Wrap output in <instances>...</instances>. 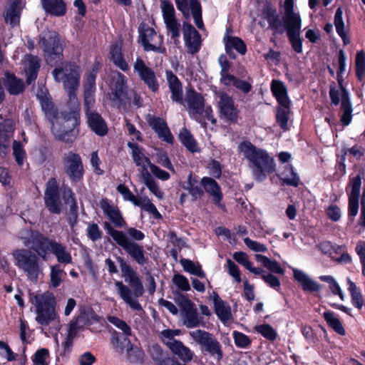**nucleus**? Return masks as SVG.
Segmentation results:
<instances>
[{
	"instance_id": "1",
	"label": "nucleus",
	"mask_w": 365,
	"mask_h": 365,
	"mask_svg": "<svg viewBox=\"0 0 365 365\" xmlns=\"http://www.w3.org/2000/svg\"><path fill=\"white\" fill-rule=\"evenodd\" d=\"M53 76L56 81L63 83L68 93L72 108L68 113L56 115L51 122V130L55 136L64 142H72L78 134L80 105L75 91L79 86L80 68L73 64H66L62 68H55Z\"/></svg>"
},
{
	"instance_id": "2",
	"label": "nucleus",
	"mask_w": 365,
	"mask_h": 365,
	"mask_svg": "<svg viewBox=\"0 0 365 365\" xmlns=\"http://www.w3.org/2000/svg\"><path fill=\"white\" fill-rule=\"evenodd\" d=\"M119 263L122 277L125 282L130 286L125 285L120 281H116L115 286L118 289V293L123 302L129 307L137 312L143 310L142 306L139 303L138 298L143 296L144 287L136 272L121 257H116Z\"/></svg>"
},
{
	"instance_id": "3",
	"label": "nucleus",
	"mask_w": 365,
	"mask_h": 365,
	"mask_svg": "<svg viewBox=\"0 0 365 365\" xmlns=\"http://www.w3.org/2000/svg\"><path fill=\"white\" fill-rule=\"evenodd\" d=\"M238 151L247 160L257 180L262 181L267 174L274 171V159L267 150L256 147L249 141H243L239 144Z\"/></svg>"
},
{
	"instance_id": "4",
	"label": "nucleus",
	"mask_w": 365,
	"mask_h": 365,
	"mask_svg": "<svg viewBox=\"0 0 365 365\" xmlns=\"http://www.w3.org/2000/svg\"><path fill=\"white\" fill-rule=\"evenodd\" d=\"M29 302L35 308L36 321L38 324L41 326L53 324L56 330L61 329V322L56 310V299L52 292H30Z\"/></svg>"
},
{
	"instance_id": "5",
	"label": "nucleus",
	"mask_w": 365,
	"mask_h": 365,
	"mask_svg": "<svg viewBox=\"0 0 365 365\" xmlns=\"http://www.w3.org/2000/svg\"><path fill=\"white\" fill-rule=\"evenodd\" d=\"M261 16L275 33L282 34L287 29V34H300L301 18L299 13L294 11V1H284V23L279 19L276 10L269 6L264 8Z\"/></svg>"
},
{
	"instance_id": "6",
	"label": "nucleus",
	"mask_w": 365,
	"mask_h": 365,
	"mask_svg": "<svg viewBox=\"0 0 365 365\" xmlns=\"http://www.w3.org/2000/svg\"><path fill=\"white\" fill-rule=\"evenodd\" d=\"M185 102L187 105L190 115L201 124H205L206 120L212 123H215L212 115V110L210 106H205L202 96L189 88L186 91Z\"/></svg>"
},
{
	"instance_id": "7",
	"label": "nucleus",
	"mask_w": 365,
	"mask_h": 365,
	"mask_svg": "<svg viewBox=\"0 0 365 365\" xmlns=\"http://www.w3.org/2000/svg\"><path fill=\"white\" fill-rule=\"evenodd\" d=\"M12 255L14 264L26 274L28 279L37 281L43 272L42 264L39 263L38 256L26 249L16 250Z\"/></svg>"
},
{
	"instance_id": "8",
	"label": "nucleus",
	"mask_w": 365,
	"mask_h": 365,
	"mask_svg": "<svg viewBox=\"0 0 365 365\" xmlns=\"http://www.w3.org/2000/svg\"><path fill=\"white\" fill-rule=\"evenodd\" d=\"M104 228L113 240L139 264H144L147 262V258L145 257L144 251L141 246L128 240L123 232L115 230L108 222L104 223Z\"/></svg>"
},
{
	"instance_id": "9",
	"label": "nucleus",
	"mask_w": 365,
	"mask_h": 365,
	"mask_svg": "<svg viewBox=\"0 0 365 365\" xmlns=\"http://www.w3.org/2000/svg\"><path fill=\"white\" fill-rule=\"evenodd\" d=\"M39 45L45 53L46 61L55 65L61 61L62 45L58 34L54 31H48L40 36Z\"/></svg>"
},
{
	"instance_id": "10",
	"label": "nucleus",
	"mask_w": 365,
	"mask_h": 365,
	"mask_svg": "<svg viewBox=\"0 0 365 365\" xmlns=\"http://www.w3.org/2000/svg\"><path fill=\"white\" fill-rule=\"evenodd\" d=\"M190 338L200 345L202 352L210 354L217 360L222 358V346L220 341L210 332L202 329H195L189 332Z\"/></svg>"
},
{
	"instance_id": "11",
	"label": "nucleus",
	"mask_w": 365,
	"mask_h": 365,
	"mask_svg": "<svg viewBox=\"0 0 365 365\" xmlns=\"http://www.w3.org/2000/svg\"><path fill=\"white\" fill-rule=\"evenodd\" d=\"M180 307L182 324L188 329L199 327L202 319L199 316L195 304L184 295L180 294L175 299Z\"/></svg>"
},
{
	"instance_id": "12",
	"label": "nucleus",
	"mask_w": 365,
	"mask_h": 365,
	"mask_svg": "<svg viewBox=\"0 0 365 365\" xmlns=\"http://www.w3.org/2000/svg\"><path fill=\"white\" fill-rule=\"evenodd\" d=\"M108 320L110 323L122 330L125 335V336H120L115 338L117 346L122 351H125L130 357L135 356L138 359H141L143 352L138 347H133L126 336L130 335L131 329L130 327L124 321L116 317L110 316L108 317Z\"/></svg>"
},
{
	"instance_id": "13",
	"label": "nucleus",
	"mask_w": 365,
	"mask_h": 365,
	"mask_svg": "<svg viewBox=\"0 0 365 365\" xmlns=\"http://www.w3.org/2000/svg\"><path fill=\"white\" fill-rule=\"evenodd\" d=\"M160 9L168 33L171 35L174 43L178 44L179 43L180 24L175 17L174 6L171 2L163 0L160 3Z\"/></svg>"
},
{
	"instance_id": "14",
	"label": "nucleus",
	"mask_w": 365,
	"mask_h": 365,
	"mask_svg": "<svg viewBox=\"0 0 365 365\" xmlns=\"http://www.w3.org/2000/svg\"><path fill=\"white\" fill-rule=\"evenodd\" d=\"M19 237L22 240L23 244L26 247H31L38 256H44V245L48 237L43 236L38 232L24 229L19 233Z\"/></svg>"
},
{
	"instance_id": "15",
	"label": "nucleus",
	"mask_w": 365,
	"mask_h": 365,
	"mask_svg": "<svg viewBox=\"0 0 365 365\" xmlns=\"http://www.w3.org/2000/svg\"><path fill=\"white\" fill-rule=\"evenodd\" d=\"M217 97L220 117L227 121L236 123L239 116V110L235 105L232 98L224 92H220Z\"/></svg>"
},
{
	"instance_id": "16",
	"label": "nucleus",
	"mask_w": 365,
	"mask_h": 365,
	"mask_svg": "<svg viewBox=\"0 0 365 365\" xmlns=\"http://www.w3.org/2000/svg\"><path fill=\"white\" fill-rule=\"evenodd\" d=\"M65 173L73 181L80 180L83 175V166L79 155L70 152L63 158Z\"/></svg>"
},
{
	"instance_id": "17",
	"label": "nucleus",
	"mask_w": 365,
	"mask_h": 365,
	"mask_svg": "<svg viewBox=\"0 0 365 365\" xmlns=\"http://www.w3.org/2000/svg\"><path fill=\"white\" fill-rule=\"evenodd\" d=\"M44 201L46 207L51 212L59 214L61 211L62 202L60 199L58 186L56 179L51 178L46 184Z\"/></svg>"
},
{
	"instance_id": "18",
	"label": "nucleus",
	"mask_w": 365,
	"mask_h": 365,
	"mask_svg": "<svg viewBox=\"0 0 365 365\" xmlns=\"http://www.w3.org/2000/svg\"><path fill=\"white\" fill-rule=\"evenodd\" d=\"M177 8L180 10L186 19L190 18V10H191L195 23L198 29L203 28L204 24L202 19L201 6L197 0H175Z\"/></svg>"
},
{
	"instance_id": "19",
	"label": "nucleus",
	"mask_w": 365,
	"mask_h": 365,
	"mask_svg": "<svg viewBox=\"0 0 365 365\" xmlns=\"http://www.w3.org/2000/svg\"><path fill=\"white\" fill-rule=\"evenodd\" d=\"M45 243L46 245H44L43 249L45 251V255L39 256L43 259L46 260L47 259V252L50 251L56 256L59 263L65 264L72 263V257L71 253L67 250L66 247L61 243L56 240H51L49 238L48 239L47 241H46Z\"/></svg>"
},
{
	"instance_id": "20",
	"label": "nucleus",
	"mask_w": 365,
	"mask_h": 365,
	"mask_svg": "<svg viewBox=\"0 0 365 365\" xmlns=\"http://www.w3.org/2000/svg\"><path fill=\"white\" fill-rule=\"evenodd\" d=\"M349 185H351V192L349 195L348 215L349 218L356 216L359 210V199L361 186L360 175L351 178Z\"/></svg>"
},
{
	"instance_id": "21",
	"label": "nucleus",
	"mask_w": 365,
	"mask_h": 365,
	"mask_svg": "<svg viewBox=\"0 0 365 365\" xmlns=\"http://www.w3.org/2000/svg\"><path fill=\"white\" fill-rule=\"evenodd\" d=\"M142 42L144 49L147 51L163 53L165 48L162 46L163 36L158 34L153 29L148 28L143 31Z\"/></svg>"
},
{
	"instance_id": "22",
	"label": "nucleus",
	"mask_w": 365,
	"mask_h": 365,
	"mask_svg": "<svg viewBox=\"0 0 365 365\" xmlns=\"http://www.w3.org/2000/svg\"><path fill=\"white\" fill-rule=\"evenodd\" d=\"M183 36L186 46L192 53L197 52L201 44V39L199 33L189 23H183Z\"/></svg>"
},
{
	"instance_id": "23",
	"label": "nucleus",
	"mask_w": 365,
	"mask_h": 365,
	"mask_svg": "<svg viewBox=\"0 0 365 365\" xmlns=\"http://www.w3.org/2000/svg\"><path fill=\"white\" fill-rule=\"evenodd\" d=\"M113 78L115 81L109 98L113 101L118 102L119 103H125V100L130 98L125 90V77L120 73L116 72L113 75Z\"/></svg>"
},
{
	"instance_id": "24",
	"label": "nucleus",
	"mask_w": 365,
	"mask_h": 365,
	"mask_svg": "<svg viewBox=\"0 0 365 365\" xmlns=\"http://www.w3.org/2000/svg\"><path fill=\"white\" fill-rule=\"evenodd\" d=\"M146 120L160 138L168 143H173V137L163 119L148 115Z\"/></svg>"
},
{
	"instance_id": "25",
	"label": "nucleus",
	"mask_w": 365,
	"mask_h": 365,
	"mask_svg": "<svg viewBox=\"0 0 365 365\" xmlns=\"http://www.w3.org/2000/svg\"><path fill=\"white\" fill-rule=\"evenodd\" d=\"M134 69L153 91H156L158 89V84L154 72L145 66L142 59L138 58L136 60Z\"/></svg>"
},
{
	"instance_id": "26",
	"label": "nucleus",
	"mask_w": 365,
	"mask_h": 365,
	"mask_svg": "<svg viewBox=\"0 0 365 365\" xmlns=\"http://www.w3.org/2000/svg\"><path fill=\"white\" fill-rule=\"evenodd\" d=\"M166 80L171 93V99L178 103L182 104V85L178 78L171 71H166Z\"/></svg>"
},
{
	"instance_id": "27",
	"label": "nucleus",
	"mask_w": 365,
	"mask_h": 365,
	"mask_svg": "<svg viewBox=\"0 0 365 365\" xmlns=\"http://www.w3.org/2000/svg\"><path fill=\"white\" fill-rule=\"evenodd\" d=\"M88 123L91 129L97 135L103 136L108 133V127L100 114L93 110L86 111Z\"/></svg>"
},
{
	"instance_id": "28",
	"label": "nucleus",
	"mask_w": 365,
	"mask_h": 365,
	"mask_svg": "<svg viewBox=\"0 0 365 365\" xmlns=\"http://www.w3.org/2000/svg\"><path fill=\"white\" fill-rule=\"evenodd\" d=\"M271 91L282 107H289L290 101L287 96V88L283 82L279 80H272Z\"/></svg>"
},
{
	"instance_id": "29",
	"label": "nucleus",
	"mask_w": 365,
	"mask_h": 365,
	"mask_svg": "<svg viewBox=\"0 0 365 365\" xmlns=\"http://www.w3.org/2000/svg\"><path fill=\"white\" fill-rule=\"evenodd\" d=\"M293 272L294 279L302 287L303 290L306 292H314L318 289V284L317 282L306 274L304 271L297 268L291 267Z\"/></svg>"
},
{
	"instance_id": "30",
	"label": "nucleus",
	"mask_w": 365,
	"mask_h": 365,
	"mask_svg": "<svg viewBox=\"0 0 365 365\" xmlns=\"http://www.w3.org/2000/svg\"><path fill=\"white\" fill-rule=\"evenodd\" d=\"M14 132V123L10 119L0 124V150L5 152L9 148Z\"/></svg>"
},
{
	"instance_id": "31",
	"label": "nucleus",
	"mask_w": 365,
	"mask_h": 365,
	"mask_svg": "<svg viewBox=\"0 0 365 365\" xmlns=\"http://www.w3.org/2000/svg\"><path fill=\"white\" fill-rule=\"evenodd\" d=\"M212 299L215 312L220 320L223 323L229 321L232 318L231 309L229 304L222 301L216 292H213Z\"/></svg>"
},
{
	"instance_id": "32",
	"label": "nucleus",
	"mask_w": 365,
	"mask_h": 365,
	"mask_svg": "<svg viewBox=\"0 0 365 365\" xmlns=\"http://www.w3.org/2000/svg\"><path fill=\"white\" fill-rule=\"evenodd\" d=\"M101 207L104 214L111 220V222L118 227H123L125 222L123 219L119 210L111 205L106 200H102Z\"/></svg>"
},
{
	"instance_id": "33",
	"label": "nucleus",
	"mask_w": 365,
	"mask_h": 365,
	"mask_svg": "<svg viewBox=\"0 0 365 365\" xmlns=\"http://www.w3.org/2000/svg\"><path fill=\"white\" fill-rule=\"evenodd\" d=\"M341 109L342 111L340 121L344 126L349 125L352 119V106L349 99V93L345 88L341 91Z\"/></svg>"
},
{
	"instance_id": "34",
	"label": "nucleus",
	"mask_w": 365,
	"mask_h": 365,
	"mask_svg": "<svg viewBox=\"0 0 365 365\" xmlns=\"http://www.w3.org/2000/svg\"><path fill=\"white\" fill-rule=\"evenodd\" d=\"M201 185L204 187L205 190L212 197L214 202L220 205L222 195L220 190V187L217 182L210 178L204 177L201 180Z\"/></svg>"
},
{
	"instance_id": "35",
	"label": "nucleus",
	"mask_w": 365,
	"mask_h": 365,
	"mask_svg": "<svg viewBox=\"0 0 365 365\" xmlns=\"http://www.w3.org/2000/svg\"><path fill=\"white\" fill-rule=\"evenodd\" d=\"M169 349L185 363L191 361L195 356V353L180 341L175 342Z\"/></svg>"
},
{
	"instance_id": "36",
	"label": "nucleus",
	"mask_w": 365,
	"mask_h": 365,
	"mask_svg": "<svg viewBox=\"0 0 365 365\" xmlns=\"http://www.w3.org/2000/svg\"><path fill=\"white\" fill-rule=\"evenodd\" d=\"M4 83L6 90L11 95H18L24 89V81L12 73H5Z\"/></svg>"
},
{
	"instance_id": "37",
	"label": "nucleus",
	"mask_w": 365,
	"mask_h": 365,
	"mask_svg": "<svg viewBox=\"0 0 365 365\" xmlns=\"http://www.w3.org/2000/svg\"><path fill=\"white\" fill-rule=\"evenodd\" d=\"M25 73L27 76V83L30 84L37 76L40 63L37 56H28L24 61Z\"/></svg>"
},
{
	"instance_id": "38",
	"label": "nucleus",
	"mask_w": 365,
	"mask_h": 365,
	"mask_svg": "<svg viewBox=\"0 0 365 365\" xmlns=\"http://www.w3.org/2000/svg\"><path fill=\"white\" fill-rule=\"evenodd\" d=\"M122 43L115 42L111 45L110 50V58L113 63L123 71L128 69V65L124 60L122 53Z\"/></svg>"
},
{
	"instance_id": "39",
	"label": "nucleus",
	"mask_w": 365,
	"mask_h": 365,
	"mask_svg": "<svg viewBox=\"0 0 365 365\" xmlns=\"http://www.w3.org/2000/svg\"><path fill=\"white\" fill-rule=\"evenodd\" d=\"M46 12L53 16H63L66 13V5L62 0H41Z\"/></svg>"
},
{
	"instance_id": "40",
	"label": "nucleus",
	"mask_w": 365,
	"mask_h": 365,
	"mask_svg": "<svg viewBox=\"0 0 365 365\" xmlns=\"http://www.w3.org/2000/svg\"><path fill=\"white\" fill-rule=\"evenodd\" d=\"M347 289L351 296V302L352 305L357 309H361L364 300L360 289L356 286V283L352 282L350 279L347 280Z\"/></svg>"
},
{
	"instance_id": "41",
	"label": "nucleus",
	"mask_w": 365,
	"mask_h": 365,
	"mask_svg": "<svg viewBox=\"0 0 365 365\" xmlns=\"http://www.w3.org/2000/svg\"><path fill=\"white\" fill-rule=\"evenodd\" d=\"M321 281L328 284L327 287L325 285H321V292H327V294H324V295L329 296V294L328 290H330L332 294L338 295L341 300H344V294L341 291V289L332 276H321Z\"/></svg>"
},
{
	"instance_id": "42",
	"label": "nucleus",
	"mask_w": 365,
	"mask_h": 365,
	"mask_svg": "<svg viewBox=\"0 0 365 365\" xmlns=\"http://www.w3.org/2000/svg\"><path fill=\"white\" fill-rule=\"evenodd\" d=\"M323 316L327 325L331 329L341 336L346 335V330L340 319L336 317L334 312L331 311H327L324 312Z\"/></svg>"
},
{
	"instance_id": "43",
	"label": "nucleus",
	"mask_w": 365,
	"mask_h": 365,
	"mask_svg": "<svg viewBox=\"0 0 365 365\" xmlns=\"http://www.w3.org/2000/svg\"><path fill=\"white\" fill-rule=\"evenodd\" d=\"M37 98L39 99L41 108L44 111L46 116L50 122H51L54 118H56L57 115L56 114V110L53 108L51 98L46 93H43L42 91H41V93L38 92L37 93Z\"/></svg>"
},
{
	"instance_id": "44",
	"label": "nucleus",
	"mask_w": 365,
	"mask_h": 365,
	"mask_svg": "<svg viewBox=\"0 0 365 365\" xmlns=\"http://www.w3.org/2000/svg\"><path fill=\"white\" fill-rule=\"evenodd\" d=\"M134 205L138 206L140 207L141 210L152 214L155 219H160L162 217L156 207L151 202V200L146 196L138 197Z\"/></svg>"
},
{
	"instance_id": "45",
	"label": "nucleus",
	"mask_w": 365,
	"mask_h": 365,
	"mask_svg": "<svg viewBox=\"0 0 365 365\" xmlns=\"http://www.w3.org/2000/svg\"><path fill=\"white\" fill-rule=\"evenodd\" d=\"M330 257L338 264H347L351 262V257L343 245H335Z\"/></svg>"
},
{
	"instance_id": "46",
	"label": "nucleus",
	"mask_w": 365,
	"mask_h": 365,
	"mask_svg": "<svg viewBox=\"0 0 365 365\" xmlns=\"http://www.w3.org/2000/svg\"><path fill=\"white\" fill-rule=\"evenodd\" d=\"M19 19L20 2L16 1L11 4L9 9H7L4 16V19L5 21L9 24L11 26H15L19 24Z\"/></svg>"
},
{
	"instance_id": "47",
	"label": "nucleus",
	"mask_w": 365,
	"mask_h": 365,
	"mask_svg": "<svg viewBox=\"0 0 365 365\" xmlns=\"http://www.w3.org/2000/svg\"><path fill=\"white\" fill-rule=\"evenodd\" d=\"M179 139L182 145L190 151L192 153L199 151L197 142L187 129L184 128L180 130Z\"/></svg>"
},
{
	"instance_id": "48",
	"label": "nucleus",
	"mask_w": 365,
	"mask_h": 365,
	"mask_svg": "<svg viewBox=\"0 0 365 365\" xmlns=\"http://www.w3.org/2000/svg\"><path fill=\"white\" fill-rule=\"evenodd\" d=\"M50 281L51 286L56 288L60 286L63 279L66 276V273L61 268L60 264H54L50 267Z\"/></svg>"
},
{
	"instance_id": "49",
	"label": "nucleus",
	"mask_w": 365,
	"mask_h": 365,
	"mask_svg": "<svg viewBox=\"0 0 365 365\" xmlns=\"http://www.w3.org/2000/svg\"><path fill=\"white\" fill-rule=\"evenodd\" d=\"M181 334L180 329H166L159 333V336L162 341L170 349L175 342L179 341V340L175 339V336H180Z\"/></svg>"
},
{
	"instance_id": "50",
	"label": "nucleus",
	"mask_w": 365,
	"mask_h": 365,
	"mask_svg": "<svg viewBox=\"0 0 365 365\" xmlns=\"http://www.w3.org/2000/svg\"><path fill=\"white\" fill-rule=\"evenodd\" d=\"M255 257L257 262L261 263L269 271L280 274L284 273V269L281 267L277 261H272L266 256L259 254L255 255Z\"/></svg>"
},
{
	"instance_id": "51",
	"label": "nucleus",
	"mask_w": 365,
	"mask_h": 365,
	"mask_svg": "<svg viewBox=\"0 0 365 365\" xmlns=\"http://www.w3.org/2000/svg\"><path fill=\"white\" fill-rule=\"evenodd\" d=\"M180 264L185 272L202 278L205 277V274L198 262L195 263L187 259H182Z\"/></svg>"
},
{
	"instance_id": "52",
	"label": "nucleus",
	"mask_w": 365,
	"mask_h": 365,
	"mask_svg": "<svg viewBox=\"0 0 365 365\" xmlns=\"http://www.w3.org/2000/svg\"><path fill=\"white\" fill-rule=\"evenodd\" d=\"M224 41L227 50L234 48L241 54L245 53L246 46L240 38L227 36L224 38Z\"/></svg>"
},
{
	"instance_id": "53",
	"label": "nucleus",
	"mask_w": 365,
	"mask_h": 365,
	"mask_svg": "<svg viewBox=\"0 0 365 365\" xmlns=\"http://www.w3.org/2000/svg\"><path fill=\"white\" fill-rule=\"evenodd\" d=\"M281 178L285 184L295 187L299 185L300 181L298 175L294 172L293 168L289 165L285 167Z\"/></svg>"
},
{
	"instance_id": "54",
	"label": "nucleus",
	"mask_w": 365,
	"mask_h": 365,
	"mask_svg": "<svg viewBox=\"0 0 365 365\" xmlns=\"http://www.w3.org/2000/svg\"><path fill=\"white\" fill-rule=\"evenodd\" d=\"M192 196V200H196L202 197L204 192L202 188L197 185L195 180L190 175L187 179V185L184 187Z\"/></svg>"
},
{
	"instance_id": "55",
	"label": "nucleus",
	"mask_w": 365,
	"mask_h": 365,
	"mask_svg": "<svg viewBox=\"0 0 365 365\" xmlns=\"http://www.w3.org/2000/svg\"><path fill=\"white\" fill-rule=\"evenodd\" d=\"M96 86V71L93 70L92 72L89 73L86 78L84 83V95L85 101L86 104L88 103V98L91 97V94H93L95 91Z\"/></svg>"
},
{
	"instance_id": "56",
	"label": "nucleus",
	"mask_w": 365,
	"mask_h": 365,
	"mask_svg": "<svg viewBox=\"0 0 365 365\" xmlns=\"http://www.w3.org/2000/svg\"><path fill=\"white\" fill-rule=\"evenodd\" d=\"M338 70L336 72V80L341 91H343L344 78L343 73L346 69V56L343 50H339L338 53Z\"/></svg>"
},
{
	"instance_id": "57",
	"label": "nucleus",
	"mask_w": 365,
	"mask_h": 365,
	"mask_svg": "<svg viewBox=\"0 0 365 365\" xmlns=\"http://www.w3.org/2000/svg\"><path fill=\"white\" fill-rule=\"evenodd\" d=\"M256 331L260 334L265 339L273 341L277 337V331L269 324H263L255 327Z\"/></svg>"
},
{
	"instance_id": "58",
	"label": "nucleus",
	"mask_w": 365,
	"mask_h": 365,
	"mask_svg": "<svg viewBox=\"0 0 365 365\" xmlns=\"http://www.w3.org/2000/svg\"><path fill=\"white\" fill-rule=\"evenodd\" d=\"M172 282L173 284L181 291L187 292L190 289V285L188 279L182 274H174Z\"/></svg>"
},
{
	"instance_id": "59",
	"label": "nucleus",
	"mask_w": 365,
	"mask_h": 365,
	"mask_svg": "<svg viewBox=\"0 0 365 365\" xmlns=\"http://www.w3.org/2000/svg\"><path fill=\"white\" fill-rule=\"evenodd\" d=\"M48 349L44 348L38 349L32 358L34 365H48Z\"/></svg>"
},
{
	"instance_id": "60",
	"label": "nucleus",
	"mask_w": 365,
	"mask_h": 365,
	"mask_svg": "<svg viewBox=\"0 0 365 365\" xmlns=\"http://www.w3.org/2000/svg\"><path fill=\"white\" fill-rule=\"evenodd\" d=\"M289 108H279L277 112V122L283 130L287 129L289 119Z\"/></svg>"
},
{
	"instance_id": "61",
	"label": "nucleus",
	"mask_w": 365,
	"mask_h": 365,
	"mask_svg": "<svg viewBox=\"0 0 365 365\" xmlns=\"http://www.w3.org/2000/svg\"><path fill=\"white\" fill-rule=\"evenodd\" d=\"M128 146L132 149V157L136 165L141 164V163H147L149 158L145 157L142 150L135 143H128Z\"/></svg>"
},
{
	"instance_id": "62",
	"label": "nucleus",
	"mask_w": 365,
	"mask_h": 365,
	"mask_svg": "<svg viewBox=\"0 0 365 365\" xmlns=\"http://www.w3.org/2000/svg\"><path fill=\"white\" fill-rule=\"evenodd\" d=\"M232 335L235 344L237 347L246 349L251 344L250 338L242 332L234 331Z\"/></svg>"
},
{
	"instance_id": "63",
	"label": "nucleus",
	"mask_w": 365,
	"mask_h": 365,
	"mask_svg": "<svg viewBox=\"0 0 365 365\" xmlns=\"http://www.w3.org/2000/svg\"><path fill=\"white\" fill-rule=\"evenodd\" d=\"M117 190L123 196L124 200L131 202L133 205L135 204L138 197L132 193L127 186L120 184L117 187Z\"/></svg>"
},
{
	"instance_id": "64",
	"label": "nucleus",
	"mask_w": 365,
	"mask_h": 365,
	"mask_svg": "<svg viewBox=\"0 0 365 365\" xmlns=\"http://www.w3.org/2000/svg\"><path fill=\"white\" fill-rule=\"evenodd\" d=\"M355 250L360 258L362 274L365 277V242H359L356 244Z\"/></svg>"
}]
</instances>
